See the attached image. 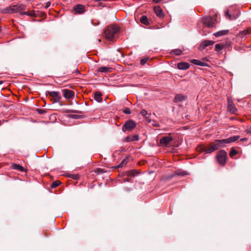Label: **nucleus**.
Masks as SVG:
<instances>
[{
  "label": "nucleus",
  "mask_w": 251,
  "mask_h": 251,
  "mask_svg": "<svg viewBox=\"0 0 251 251\" xmlns=\"http://www.w3.org/2000/svg\"><path fill=\"white\" fill-rule=\"evenodd\" d=\"M182 50L179 49H175L171 51V53L176 55H180L182 53Z\"/></svg>",
  "instance_id": "nucleus-27"
},
{
  "label": "nucleus",
  "mask_w": 251,
  "mask_h": 251,
  "mask_svg": "<svg viewBox=\"0 0 251 251\" xmlns=\"http://www.w3.org/2000/svg\"><path fill=\"white\" fill-rule=\"evenodd\" d=\"M228 32V30H223L214 33L216 37H219L222 35H226Z\"/></svg>",
  "instance_id": "nucleus-21"
},
{
  "label": "nucleus",
  "mask_w": 251,
  "mask_h": 251,
  "mask_svg": "<svg viewBox=\"0 0 251 251\" xmlns=\"http://www.w3.org/2000/svg\"><path fill=\"white\" fill-rule=\"evenodd\" d=\"M126 181H129V179H126Z\"/></svg>",
  "instance_id": "nucleus-46"
},
{
  "label": "nucleus",
  "mask_w": 251,
  "mask_h": 251,
  "mask_svg": "<svg viewBox=\"0 0 251 251\" xmlns=\"http://www.w3.org/2000/svg\"><path fill=\"white\" fill-rule=\"evenodd\" d=\"M251 34L250 31L249 29H246L242 31L239 34V36L242 38H245L247 35Z\"/></svg>",
  "instance_id": "nucleus-25"
},
{
  "label": "nucleus",
  "mask_w": 251,
  "mask_h": 251,
  "mask_svg": "<svg viewBox=\"0 0 251 251\" xmlns=\"http://www.w3.org/2000/svg\"><path fill=\"white\" fill-rule=\"evenodd\" d=\"M64 97L67 99H71L74 96V92L70 90L64 89L62 90Z\"/></svg>",
  "instance_id": "nucleus-10"
},
{
  "label": "nucleus",
  "mask_w": 251,
  "mask_h": 251,
  "mask_svg": "<svg viewBox=\"0 0 251 251\" xmlns=\"http://www.w3.org/2000/svg\"><path fill=\"white\" fill-rule=\"evenodd\" d=\"M228 111L233 113L235 114L237 111V109L236 107H235L234 104L233 103V102L231 101H230L229 99H228Z\"/></svg>",
  "instance_id": "nucleus-13"
},
{
  "label": "nucleus",
  "mask_w": 251,
  "mask_h": 251,
  "mask_svg": "<svg viewBox=\"0 0 251 251\" xmlns=\"http://www.w3.org/2000/svg\"><path fill=\"white\" fill-rule=\"evenodd\" d=\"M127 163L126 159H124L118 166L117 168H122Z\"/></svg>",
  "instance_id": "nucleus-32"
},
{
  "label": "nucleus",
  "mask_w": 251,
  "mask_h": 251,
  "mask_svg": "<svg viewBox=\"0 0 251 251\" xmlns=\"http://www.w3.org/2000/svg\"><path fill=\"white\" fill-rule=\"evenodd\" d=\"M225 45L223 44H217L215 45V50L220 52L223 49L225 48Z\"/></svg>",
  "instance_id": "nucleus-22"
},
{
  "label": "nucleus",
  "mask_w": 251,
  "mask_h": 251,
  "mask_svg": "<svg viewBox=\"0 0 251 251\" xmlns=\"http://www.w3.org/2000/svg\"><path fill=\"white\" fill-rule=\"evenodd\" d=\"M25 6L22 4H18L16 5H11V9L12 14L14 13H19L21 15H33V12H25Z\"/></svg>",
  "instance_id": "nucleus-2"
},
{
  "label": "nucleus",
  "mask_w": 251,
  "mask_h": 251,
  "mask_svg": "<svg viewBox=\"0 0 251 251\" xmlns=\"http://www.w3.org/2000/svg\"><path fill=\"white\" fill-rule=\"evenodd\" d=\"M94 99L98 102H101L102 100V94L99 91H97L95 93Z\"/></svg>",
  "instance_id": "nucleus-17"
},
{
  "label": "nucleus",
  "mask_w": 251,
  "mask_h": 251,
  "mask_svg": "<svg viewBox=\"0 0 251 251\" xmlns=\"http://www.w3.org/2000/svg\"><path fill=\"white\" fill-rule=\"evenodd\" d=\"M173 138L170 136L162 137L160 140L159 145L164 147H168L171 146Z\"/></svg>",
  "instance_id": "nucleus-8"
},
{
  "label": "nucleus",
  "mask_w": 251,
  "mask_h": 251,
  "mask_svg": "<svg viewBox=\"0 0 251 251\" xmlns=\"http://www.w3.org/2000/svg\"><path fill=\"white\" fill-rule=\"evenodd\" d=\"M141 114H142V115H143L144 117H146V119L149 118V116H150V114L148 113V112L145 110H144L143 109L141 111Z\"/></svg>",
  "instance_id": "nucleus-30"
},
{
  "label": "nucleus",
  "mask_w": 251,
  "mask_h": 251,
  "mask_svg": "<svg viewBox=\"0 0 251 251\" xmlns=\"http://www.w3.org/2000/svg\"><path fill=\"white\" fill-rule=\"evenodd\" d=\"M0 11L2 13H3V14H5V13L12 14L11 6H10L8 7H6V8L1 9Z\"/></svg>",
  "instance_id": "nucleus-24"
},
{
  "label": "nucleus",
  "mask_w": 251,
  "mask_h": 251,
  "mask_svg": "<svg viewBox=\"0 0 251 251\" xmlns=\"http://www.w3.org/2000/svg\"><path fill=\"white\" fill-rule=\"evenodd\" d=\"M214 42L210 40H204L200 45V49L201 50H204L206 47L212 46L214 44Z\"/></svg>",
  "instance_id": "nucleus-12"
},
{
  "label": "nucleus",
  "mask_w": 251,
  "mask_h": 251,
  "mask_svg": "<svg viewBox=\"0 0 251 251\" xmlns=\"http://www.w3.org/2000/svg\"><path fill=\"white\" fill-rule=\"evenodd\" d=\"M247 133H250L251 134V126L249 127L247 129Z\"/></svg>",
  "instance_id": "nucleus-40"
},
{
  "label": "nucleus",
  "mask_w": 251,
  "mask_h": 251,
  "mask_svg": "<svg viewBox=\"0 0 251 251\" xmlns=\"http://www.w3.org/2000/svg\"><path fill=\"white\" fill-rule=\"evenodd\" d=\"M185 174H186V173L184 172H182L181 173L178 174V175H182V176H184Z\"/></svg>",
  "instance_id": "nucleus-42"
},
{
  "label": "nucleus",
  "mask_w": 251,
  "mask_h": 251,
  "mask_svg": "<svg viewBox=\"0 0 251 251\" xmlns=\"http://www.w3.org/2000/svg\"><path fill=\"white\" fill-rule=\"evenodd\" d=\"M138 174V172L136 170H131L128 172V176L133 177Z\"/></svg>",
  "instance_id": "nucleus-29"
},
{
  "label": "nucleus",
  "mask_w": 251,
  "mask_h": 251,
  "mask_svg": "<svg viewBox=\"0 0 251 251\" xmlns=\"http://www.w3.org/2000/svg\"><path fill=\"white\" fill-rule=\"evenodd\" d=\"M152 125H153L154 126H156V127H158V126H159L158 124H156V123L153 124H152Z\"/></svg>",
  "instance_id": "nucleus-43"
},
{
  "label": "nucleus",
  "mask_w": 251,
  "mask_h": 251,
  "mask_svg": "<svg viewBox=\"0 0 251 251\" xmlns=\"http://www.w3.org/2000/svg\"><path fill=\"white\" fill-rule=\"evenodd\" d=\"M96 172L102 173L103 172L102 171V170L101 169H97Z\"/></svg>",
  "instance_id": "nucleus-38"
},
{
  "label": "nucleus",
  "mask_w": 251,
  "mask_h": 251,
  "mask_svg": "<svg viewBox=\"0 0 251 251\" xmlns=\"http://www.w3.org/2000/svg\"><path fill=\"white\" fill-rule=\"evenodd\" d=\"M190 62L195 65H197L200 66H205V63H203L199 60L197 59H192L190 61Z\"/></svg>",
  "instance_id": "nucleus-23"
},
{
  "label": "nucleus",
  "mask_w": 251,
  "mask_h": 251,
  "mask_svg": "<svg viewBox=\"0 0 251 251\" xmlns=\"http://www.w3.org/2000/svg\"><path fill=\"white\" fill-rule=\"evenodd\" d=\"M237 153V151L234 149H232L231 151L230 152V156H233L234 155H235V154H236Z\"/></svg>",
  "instance_id": "nucleus-34"
},
{
  "label": "nucleus",
  "mask_w": 251,
  "mask_h": 251,
  "mask_svg": "<svg viewBox=\"0 0 251 251\" xmlns=\"http://www.w3.org/2000/svg\"><path fill=\"white\" fill-rule=\"evenodd\" d=\"M213 151H215L218 150L219 147H218L217 144L216 143L214 145H212Z\"/></svg>",
  "instance_id": "nucleus-36"
},
{
  "label": "nucleus",
  "mask_w": 251,
  "mask_h": 251,
  "mask_svg": "<svg viewBox=\"0 0 251 251\" xmlns=\"http://www.w3.org/2000/svg\"><path fill=\"white\" fill-rule=\"evenodd\" d=\"M148 60V58H143V59L141 60V64L142 65H143L145 64L147 62Z\"/></svg>",
  "instance_id": "nucleus-35"
},
{
  "label": "nucleus",
  "mask_w": 251,
  "mask_h": 251,
  "mask_svg": "<svg viewBox=\"0 0 251 251\" xmlns=\"http://www.w3.org/2000/svg\"><path fill=\"white\" fill-rule=\"evenodd\" d=\"M239 138V136H234L226 139L217 140L215 141V142L219 148L223 147L225 144L234 142L238 140Z\"/></svg>",
  "instance_id": "nucleus-3"
},
{
  "label": "nucleus",
  "mask_w": 251,
  "mask_h": 251,
  "mask_svg": "<svg viewBox=\"0 0 251 251\" xmlns=\"http://www.w3.org/2000/svg\"><path fill=\"white\" fill-rule=\"evenodd\" d=\"M177 67L179 70H185L190 67V64L187 62H179L177 63Z\"/></svg>",
  "instance_id": "nucleus-14"
},
{
  "label": "nucleus",
  "mask_w": 251,
  "mask_h": 251,
  "mask_svg": "<svg viewBox=\"0 0 251 251\" xmlns=\"http://www.w3.org/2000/svg\"><path fill=\"white\" fill-rule=\"evenodd\" d=\"M38 113L41 114H42L45 112V111L43 109H38Z\"/></svg>",
  "instance_id": "nucleus-37"
},
{
  "label": "nucleus",
  "mask_w": 251,
  "mask_h": 251,
  "mask_svg": "<svg viewBox=\"0 0 251 251\" xmlns=\"http://www.w3.org/2000/svg\"><path fill=\"white\" fill-rule=\"evenodd\" d=\"M241 141H247V139L246 138H242L241 139Z\"/></svg>",
  "instance_id": "nucleus-44"
},
{
  "label": "nucleus",
  "mask_w": 251,
  "mask_h": 251,
  "mask_svg": "<svg viewBox=\"0 0 251 251\" xmlns=\"http://www.w3.org/2000/svg\"><path fill=\"white\" fill-rule=\"evenodd\" d=\"M60 182L58 181H54L50 185L52 188H54L59 186Z\"/></svg>",
  "instance_id": "nucleus-31"
},
{
  "label": "nucleus",
  "mask_w": 251,
  "mask_h": 251,
  "mask_svg": "<svg viewBox=\"0 0 251 251\" xmlns=\"http://www.w3.org/2000/svg\"><path fill=\"white\" fill-rule=\"evenodd\" d=\"M84 6L81 4L77 5L73 8V10L75 14H81L84 11Z\"/></svg>",
  "instance_id": "nucleus-11"
},
{
  "label": "nucleus",
  "mask_w": 251,
  "mask_h": 251,
  "mask_svg": "<svg viewBox=\"0 0 251 251\" xmlns=\"http://www.w3.org/2000/svg\"><path fill=\"white\" fill-rule=\"evenodd\" d=\"M233 10V7H230L225 12V16L229 20L236 19L239 16V13L238 10H235L234 11Z\"/></svg>",
  "instance_id": "nucleus-4"
},
{
  "label": "nucleus",
  "mask_w": 251,
  "mask_h": 251,
  "mask_svg": "<svg viewBox=\"0 0 251 251\" xmlns=\"http://www.w3.org/2000/svg\"><path fill=\"white\" fill-rule=\"evenodd\" d=\"M186 99V97L182 94H177L176 95L174 99V102H179L185 100Z\"/></svg>",
  "instance_id": "nucleus-15"
},
{
  "label": "nucleus",
  "mask_w": 251,
  "mask_h": 251,
  "mask_svg": "<svg viewBox=\"0 0 251 251\" xmlns=\"http://www.w3.org/2000/svg\"><path fill=\"white\" fill-rule=\"evenodd\" d=\"M50 2H48L46 3V5H45V7L46 8H48L50 6Z\"/></svg>",
  "instance_id": "nucleus-39"
},
{
  "label": "nucleus",
  "mask_w": 251,
  "mask_h": 251,
  "mask_svg": "<svg viewBox=\"0 0 251 251\" xmlns=\"http://www.w3.org/2000/svg\"><path fill=\"white\" fill-rule=\"evenodd\" d=\"M136 126V123L133 120H128L123 125L122 130L124 132L131 131Z\"/></svg>",
  "instance_id": "nucleus-7"
},
{
  "label": "nucleus",
  "mask_w": 251,
  "mask_h": 251,
  "mask_svg": "<svg viewBox=\"0 0 251 251\" xmlns=\"http://www.w3.org/2000/svg\"><path fill=\"white\" fill-rule=\"evenodd\" d=\"M203 151L206 153H210L213 151L212 145H209L203 148Z\"/></svg>",
  "instance_id": "nucleus-20"
},
{
  "label": "nucleus",
  "mask_w": 251,
  "mask_h": 251,
  "mask_svg": "<svg viewBox=\"0 0 251 251\" xmlns=\"http://www.w3.org/2000/svg\"><path fill=\"white\" fill-rule=\"evenodd\" d=\"M139 140V136L137 135H134L131 137V139L129 137L127 138V141H138Z\"/></svg>",
  "instance_id": "nucleus-28"
},
{
  "label": "nucleus",
  "mask_w": 251,
  "mask_h": 251,
  "mask_svg": "<svg viewBox=\"0 0 251 251\" xmlns=\"http://www.w3.org/2000/svg\"><path fill=\"white\" fill-rule=\"evenodd\" d=\"M202 22L204 26L212 27L215 25L216 20L211 17H205L202 19Z\"/></svg>",
  "instance_id": "nucleus-5"
},
{
  "label": "nucleus",
  "mask_w": 251,
  "mask_h": 251,
  "mask_svg": "<svg viewBox=\"0 0 251 251\" xmlns=\"http://www.w3.org/2000/svg\"><path fill=\"white\" fill-rule=\"evenodd\" d=\"M154 11L157 17L159 18H163L164 17L163 11L159 6H155L154 7Z\"/></svg>",
  "instance_id": "nucleus-16"
},
{
  "label": "nucleus",
  "mask_w": 251,
  "mask_h": 251,
  "mask_svg": "<svg viewBox=\"0 0 251 251\" xmlns=\"http://www.w3.org/2000/svg\"><path fill=\"white\" fill-rule=\"evenodd\" d=\"M123 112L126 114H130L131 111L129 108L126 107L123 110Z\"/></svg>",
  "instance_id": "nucleus-33"
},
{
  "label": "nucleus",
  "mask_w": 251,
  "mask_h": 251,
  "mask_svg": "<svg viewBox=\"0 0 251 251\" xmlns=\"http://www.w3.org/2000/svg\"><path fill=\"white\" fill-rule=\"evenodd\" d=\"M12 166L13 168L15 170H19L21 172H24L25 171L24 167L19 164H13Z\"/></svg>",
  "instance_id": "nucleus-26"
},
{
  "label": "nucleus",
  "mask_w": 251,
  "mask_h": 251,
  "mask_svg": "<svg viewBox=\"0 0 251 251\" xmlns=\"http://www.w3.org/2000/svg\"><path fill=\"white\" fill-rule=\"evenodd\" d=\"M48 94L50 97L53 99V102H57L59 101L61 99V97L58 92L50 91L48 92Z\"/></svg>",
  "instance_id": "nucleus-9"
},
{
  "label": "nucleus",
  "mask_w": 251,
  "mask_h": 251,
  "mask_svg": "<svg viewBox=\"0 0 251 251\" xmlns=\"http://www.w3.org/2000/svg\"><path fill=\"white\" fill-rule=\"evenodd\" d=\"M227 153L224 150L220 151L217 155V158L220 164L224 165L226 159Z\"/></svg>",
  "instance_id": "nucleus-6"
},
{
  "label": "nucleus",
  "mask_w": 251,
  "mask_h": 251,
  "mask_svg": "<svg viewBox=\"0 0 251 251\" xmlns=\"http://www.w3.org/2000/svg\"><path fill=\"white\" fill-rule=\"evenodd\" d=\"M140 22L146 25H150V21L146 16H142L140 18Z\"/></svg>",
  "instance_id": "nucleus-19"
},
{
  "label": "nucleus",
  "mask_w": 251,
  "mask_h": 251,
  "mask_svg": "<svg viewBox=\"0 0 251 251\" xmlns=\"http://www.w3.org/2000/svg\"><path fill=\"white\" fill-rule=\"evenodd\" d=\"M119 31V27L117 25H111L105 29L104 34L107 39L112 40L115 38Z\"/></svg>",
  "instance_id": "nucleus-1"
},
{
  "label": "nucleus",
  "mask_w": 251,
  "mask_h": 251,
  "mask_svg": "<svg viewBox=\"0 0 251 251\" xmlns=\"http://www.w3.org/2000/svg\"><path fill=\"white\" fill-rule=\"evenodd\" d=\"M72 178L75 179H77L78 178V176L77 175H73V176H72Z\"/></svg>",
  "instance_id": "nucleus-41"
},
{
  "label": "nucleus",
  "mask_w": 251,
  "mask_h": 251,
  "mask_svg": "<svg viewBox=\"0 0 251 251\" xmlns=\"http://www.w3.org/2000/svg\"><path fill=\"white\" fill-rule=\"evenodd\" d=\"M112 70V68L110 67H101L99 68L98 71L100 72L107 73L111 72Z\"/></svg>",
  "instance_id": "nucleus-18"
},
{
  "label": "nucleus",
  "mask_w": 251,
  "mask_h": 251,
  "mask_svg": "<svg viewBox=\"0 0 251 251\" xmlns=\"http://www.w3.org/2000/svg\"><path fill=\"white\" fill-rule=\"evenodd\" d=\"M3 82L2 81H0V85L2 84Z\"/></svg>",
  "instance_id": "nucleus-45"
}]
</instances>
